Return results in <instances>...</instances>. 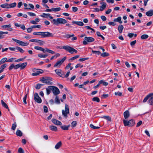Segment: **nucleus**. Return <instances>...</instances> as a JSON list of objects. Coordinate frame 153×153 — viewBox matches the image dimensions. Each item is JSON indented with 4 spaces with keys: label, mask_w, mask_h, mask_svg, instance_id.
Here are the masks:
<instances>
[{
    "label": "nucleus",
    "mask_w": 153,
    "mask_h": 153,
    "mask_svg": "<svg viewBox=\"0 0 153 153\" xmlns=\"http://www.w3.org/2000/svg\"><path fill=\"white\" fill-rule=\"evenodd\" d=\"M52 78L49 77H43L40 79V81L48 85H52V82H51Z\"/></svg>",
    "instance_id": "nucleus-1"
},
{
    "label": "nucleus",
    "mask_w": 153,
    "mask_h": 153,
    "mask_svg": "<svg viewBox=\"0 0 153 153\" xmlns=\"http://www.w3.org/2000/svg\"><path fill=\"white\" fill-rule=\"evenodd\" d=\"M66 20L62 18H58L56 19H53L52 22L55 25H58L60 24H65L66 22Z\"/></svg>",
    "instance_id": "nucleus-2"
},
{
    "label": "nucleus",
    "mask_w": 153,
    "mask_h": 153,
    "mask_svg": "<svg viewBox=\"0 0 153 153\" xmlns=\"http://www.w3.org/2000/svg\"><path fill=\"white\" fill-rule=\"evenodd\" d=\"M34 72L31 75L33 76L39 75L40 74H42L44 72L43 70L37 69L34 68L32 70Z\"/></svg>",
    "instance_id": "nucleus-3"
},
{
    "label": "nucleus",
    "mask_w": 153,
    "mask_h": 153,
    "mask_svg": "<svg viewBox=\"0 0 153 153\" xmlns=\"http://www.w3.org/2000/svg\"><path fill=\"white\" fill-rule=\"evenodd\" d=\"M85 40L83 42V44L84 45H86L87 44V42H91L94 41V39L92 37H85Z\"/></svg>",
    "instance_id": "nucleus-4"
},
{
    "label": "nucleus",
    "mask_w": 153,
    "mask_h": 153,
    "mask_svg": "<svg viewBox=\"0 0 153 153\" xmlns=\"http://www.w3.org/2000/svg\"><path fill=\"white\" fill-rule=\"evenodd\" d=\"M66 59V57L65 56L61 60H59L57 61L56 63L54 65V67H59Z\"/></svg>",
    "instance_id": "nucleus-5"
},
{
    "label": "nucleus",
    "mask_w": 153,
    "mask_h": 153,
    "mask_svg": "<svg viewBox=\"0 0 153 153\" xmlns=\"http://www.w3.org/2000/svg\"><path fill=\"white\" fill-rule=\"evenodd\" d=\"M34 99L35 101L36 102L39 103H40L42 102V100L41 98L39 97L37 93H35Z\"/></svg>",
    "instance_id": "nucleus-6"
},
{
    "label": "nucleus",
    "mask_w": 153,
    "mask_h": 153,
    "mask_svg": "<svg viewBox=\"0 0 153 153\" xmlns=\"http://www.w3.org/2000/svg\"><path fill=\"white\" fill-rule=\"evenodd\" d=\"M12 39L22 46H27L28 45V43L27 42H24L21 41L19 40L14 38H13Z\"/></svg>",
    "instance_id": "nucleus-7"
},
{
    "label": "nucleus",
    "mask_w": 153,
    "mask_h": 153,
    "mask_svg": "<svg viewBox=\"0 0 153 153\" xmlns=\"http://www.w3.org/2000/svg\"><path fill=\"white\" fill-rule=\"evenodd\" d=\"M52 91L55 95L58 94L60 91L59 89L56 87L52 86Z\"/></svg>",
    "instance_id": "nucleus-8"
},
{
    "label": "nucleus",
    "mask_w": 153,
    "mask_h": 153,
    "mask_svg": "<svg viewBox=\"0 0 153 153\" xmlns=\"http://www.w3.org/2000/svg\"><path fill=\"white\" fill-rule=\"evenodd\" d=\"M68 51L71 54H73L74 53H76L77 52V51L76 50L68 46Z\"/></svg>",
    "instance_id": "nucleus-9"
},
{
    "label": "nucleus",
    "mask_w": 153,
    "mask_h": 153,
    "mask_svg": "<svg viewBox=\"0 0 153 153\" xmlns=\"http://www.w3.org/2000/svg\"><path fill=\"white\" fill-rule=\"evenodd\" d=\"M53 35L52 33L48 32H43L42 37H52Z\"/></svg>",
    "instance_id": "nucleus-10"
},
{
    "label": "nucleus",
    "mask_w": 153,
    "mask_h": 153,
    "mask_svg": "<svg viewBox=\"0 0 153 153\" xmlns=\"http://www.w3.org/2000/svg\"><path fill=\"white\" fill-rule=\"evenodd\" d=\"M23 4L25 7V10H31V8L33 9L34 8V6L33 4H28V5L30 8L28 7V5L26 3H24Z\"/></svg>",
    "instance_id": "nucleus-11"
},
{
    "label": "nucleus",
    "mask_w": 153,
    "mask_h": 153,
    "mask_svg": "<svg viewBox=\"0 0 153 153\" xmlns=\"http://www.w3.org/2000/svg\"><path fill=\"white\" fill-rule=\"evenodd\" d=\"M124 117L125 119L128 118L130 116L129 111L128 110L126 111L123 113Z\"/></svg>",
    "instance_id": "nucleus-12"
},
{
    "label": "nucleus",
    "mask_w": 153,
    "mask_h": 153,
    "mask_svg": "<svg viewBox=\"0 0 153 153\" xmlns=\"http://www.w3.org/2000/svg\"><path fill=\"white\" fill-rule=\"evenodd\" d=\"M52 121L53 123L57 125L60 126L62 125L61 122L55 119H53L52 120Z\"/></svg>",
    "instance_id": "nucleus-13"
},
{
    "label": "nucleus",
    "mask_w": 153,
    "mask_h": 153,
    "mask_svg": "<svg viewBox=\"0 0 153 153\" xmlns=\"http://www.w3.org/2000/svg\"><path fill=\"white\" fill-rule=\"evenodd\" d=\"M62 114L65 117H67V104H65V110H62Z\"/></svg>",
    "instance_id": "nucleus-14"
},
{
    "label": "nucleus",
    "mask_w": 153,
    "mask_h": 153,
    "mask_svg": "<svg viewBox=\"0 0 153 153\" xmlns=\"http://www.w3.org/2000/svg\"><path fill=\"white\" fill-rule=\"evenodd\" d=\"M100 4L102 5L100 7V10L101 11H102L106 7V4L105 2H102L100 3Z\"/></svg>",
    "instance_id": "nucleus-15"
},
{
    "label": "nucleus",
    "mask_w": 153,
    "mask_h": 153,
    "mask_svg": "<svg viewBox=\"0 0 153 153\" xmlns=\"http://www.w3.org/2000/svg\"><path fill=\"white\" fill-rule=\"evenodd\" d=\"M153 95V93H152L149 94L148 95H147L146 97L144 98L143 102H145L147 101L148 99L152 96Z\"/></svg>",
    "instance_id": "nucleus-16"
},
{
    "label": "nucleus",
    "mask_w": 153,
    "mask_h": 153,
    "mask_svg": "<svg viewBox=\"0 0 153 153\" xmlns=\"http://www.w3.org/2000/svg\"><path fill=\"white\" fill-rule=\"evenodd\" d=\"M73 24H76L77 25L81 26H83L84 25V24L83 22H82L74 21H73L72 22Z\"/></svg>",
    "instance_id": "nucleus-17"
},
{
    "label": "nucleus",
    "mask_w": 153,
    "mask_h": 153,
    "mask_svg": "<svg viewBox=\"0 0 153 153\" xmlns=\"http://www.w3.org/2000/svg\"><path fill=\"white\" fill-rule=\"evenodd\" d=\"M52 86H48V88H46L47 94V95H49L52 91Z\"/></svg>",
    "instance_id": "nucleus-18"
},
{
    "label": "nucleus",
    "mask_w": 153,
    "mask_h": 153,
    "mask_svg": "<svg viewBox=\"0 0 153 153\" xmlns=\"http://www.w3.org/2000/svg\"><path fill=\"white\" fill-rule=\"evenodd\" d=\"M146 15L148 16H151L153 15V10H150L147 12L146 13Z\"/></svg>",
    "instance_id": "nucleus-19"
},
{
    "label": "nucleus",
    "mask_w": 153,
    "mask_h": 153,
    "mask_svg": "<svg viewBox=\"0 0 153 153\" xmlns=\"http://www.w3.org/2000/svg\"><path fill=\"white\" fill-rule=\"evenodd\" d=\"M121 17H119L117 18L114 19V22H118L120 24H122L123 22L121 21Z\"/></svg>",
    "instance_id": "nucleus-20"
},
{
    "label": "nucleus",
    "mask_w": 153,
    "mask_h": 153,
    "mask_svg": "<svg viewBox=\"0 0 153 153\" xmlns=\"http://www.w3.org/2000/svg\"><path fill=\"white\" fill-rule=\"evenodd\" d=\"M62 145V143L61 142L59 141L55 145V148L56 149H58Z\"/></svg>",
    "instance_id": "nucleus-21"
},
{
    "label": "nucleus",
    "mask_w": 153,
    "mask_h": 153,
    "mask_svg": "<svg viewBox=\"0 0 153 153\" xmlns=\"http://www.w3.org/2000/svg\"><path fill=\"white\" fill-rule=\"evenodd\" d=\"M20 65V69L22 70L24 69L25 67L27 66V62H25L22 64H19Z\"/></svg>",
    "instance_id": "nucleus-22"
},
{
    "label": "nucleus",
    "mask_w": 153,
    "mask_h": 153,
    "mask_svg": "<svg viewBox=\"0 0 153 153\" xmlns=\"http://www.w3.org/2000/svg\"><path fill=\"white\" fill-rule=\"evenodd\" d=\"M1 102L2 105L5 108L9 110V109L8 105L7 104L3 101V100H1Z\"/></svg>",
    "instance_id": "nucleus-23"
},
{
    "label": "nucleus",
    "mask_w": 153,
    "mask_h": 153,
    "mask_svg": "<svg viewBox=\"0 0 153 153\" xmlns=\"http://www.w3.org/2000/svg\"><path fill=\"white\" fill-rule=\"evenodd\" d=\"M56 73L59 76L62 77V74L61 73V70L59 69H56L55 70Z\"/></svg>",
    "instance_id": "nucleus-24"
},
{
    "label": "nucleus",
    "mask_w": 153,
    "mask_h": 153,
    "mask_svg": "<svg viewBox=\"0 0 153 153\" xmlns=\"http://www.w3.org/2000/svg\"><path fill=\"white\" fill-rule=\"evenodd\" d=\"M124 28L123 26L122 25H119L118 27V30L119 33H121Z\"/></svg>",
    "instance_id": "nucleus-25"
},
{
    "label": "nucleus",
    "mask_w": 153,
    "mask_h": 153,
    "mask_svg": "<svg viewBox=\"0 0 153 153\" xmlns=\"http://www.w3.org/2000/svg\"><path fill=\"white\" fill-rule=\"evenodd\" d=\"M50 128L52 131H57V128L56 127L54 126H50L49 127Z\"/></svg>",
    "instance_id": "nucleus-26"
},
{
    "label": "nucleus",
    "mask_w": 153,
    "mask_h": 153,
    "mask_svg": "<svg viewBox=\"0 0 153 153\" xmlns=\"http://www.w3.org/2000/svg\"><path fill=\"white\" fill-rule=\"evenodd\" d=\"M135 122L134 120L131 119L130 120V123L129 125V127H132L134 125Z\"/></svg>",
    "instance_id": "nucleus-27"
},
{
    "label": "nucleus",
    "mask_w": 153,
    "mask_h": 153,
    "mask_svg": "<svg viewBox=\"0 0 153 153\" xmlns=\"http://www.w3.org/2000/svg\"><path fill=\"white\" fill-rule=\"evenodd\" d=\"M42 32H34L33 33V34L34 35H38V36H41L42 37Z\"/></svg>",
    "instance_id": "nucleus-28"
},
{
    "label": "nucleus",
    "mask_w": 153,
    "mask_h": 153,
    "mask_svg": "<svg viewBox=\"0 0 153 153\" xmlns=\"http://www.w3.org/2000/svg\"><path fill=\"white\" fill-rule=\"evenodd\" d=\"M123 121L124 125L125 126H129V125L130 123V120L129 121H127L125 120H123Z\"/></svg>",
    "instance_id": "nucleus-29"
},
{
    "label": "nucleus",
    "mask_w": 153,
    "mask_h": 153,
    "mask_svg": "<svg viewBox=\"0 0 153 153\" xmlns=\"http://www.w3.org/2000/svg\"><path fill=\"white\" fill-rule=\"evenodd\" d=\"M61 10V8L60 7H57V8H51V10L52 11H53L54 12H58L60 10Z\"/></svg>",
    "instance_id": "nucleus-30"
},
{
    "label": "nucleus",
    "mask_w": 153,
    "mask_h": 153,
    "mask_svg": "<svg viewBox=\"0 0 153 153\" xmlns=\"http://www.w3.org/2000/svg\"><path fill=\"white\" fill-rule=\"evenodd\" d=\"M16 134L17 135L19 136V137H21L22 135V133L21 131L20 130H18L16 132Z\"/></svg>",
    "instance_id": "nucleus-31"
},
{
    "label": "nucleus",
    "mask_w": 153,
    "mask_h": 153,
    "mask_svg": "<svg viewBox=\"0 0 153 153\" xmlns=\"http://www.w3.org/2000/svg\"><path fill=\"white\" fill-rule=\"evenodd\" d=\"M16 5V2L13 3L8 4L9 8H13L15 7Z\"/></svg>",
    "instance_id": "nucleus-32"
},
{
    "label": "nucleus",
    "mask_w": 153,
    "mask_h": 153,
    "mask_svg": "<svg viewBox=\"0 0 153 153\" xmlns=\"http://www.w3.org/2000/svg\"><path fill=\"white\" fill-rule=\"evenodd\" d=\"M109 54L107 52H104L101 54V56L103 57H105L109 56Z\"/></svg>",
    "instance_id": "nucleus-33"
},
{
    "label": "nucleus",
    "mask_w": 153,
    "mask_h": 153,
    "mask_svg": "<svg viewBox=\"0 0 153 153\" xmlns=\"http://www.w3.org/2000/svg\"><path fill=\"white\" fill-rule=\"evenodd\" d=\"M55 102L58 104H59L60 103V101L59 98L57 96H56L55 99Z\"/></svg>",
    "instance_id": "nucleus-34"
},
{
    "label": "nucleus",
    "mask_w": 153,
    "mask_h": 153,
    "mask_svg": "<svg viewBox=\"0 0 153 153\" xmlns=\"http://www.w3.org/2000/svg\"><path fill=\"white\" fill-rule=\"evenodd\" d=\"M92 100L93 101H95L97 102H99L100 101L99 98L97 97H94L92 99Z\"/></svg>",
    "instance_id": "nucleus-35"
},
{
    "label": "nucleus",
    "mask_w": 153,
    "mask_h": 153,
    "mask_svg": "<svg viewBox=\"0 0 153 153\" xmlns=\"http://www.w3.org/2000/svg\"><path fill=\"white\" fill-rule=\"evenodd\" d=\"M148 102L150 105H153V97H151L149 99Z\"/></svg>",
    "instance_id": "nucleus-36"
},
{
    "label": "nucleus",
    "mask_w": 153,
    "mask_h": 153,
    "mask_svg": "<svg viewBox=\"0 0 153 153\" xmlns=\"http://www.w3.org/2000/svg\"><path fill=\"white\" fill-rule=\"evenodd\" d=\"M149 37L148 35L146 34H143L141 36V38L142 39H147Z\"/></svg>",
    "instance_id": "nucleus-37"
},
{
    "label": "nucleus",
    "mask_w": 153,
    "mask_h": 153,
    "mask_svg": "<svg viewBox=\"0 0 153 153\" xmlns=\"http://www.w3.org/2000/svg\"><path fill=\"white\" fill-rule=\"evenodd\" d=\"M90 127L94 129H98L100 128V127L99 126H96L92 124H91L90 125Z\"/></svg>",
    "instance_id": "nucleus-38"
},
{
    "label": "nucleus",
    "mask_w": 153,
    "mask_h": 153,
    "mask_svg": "<svg viewBox=\"0 0 153 153\" xmlns=\"http://www.w3.org/2000/svg\"><path fill=\"white\" fill-rule=\"evenodd\" d=\"M79 57V55H77L75 56H74L73 57L69 59L68 60L69 61H70V60H73L76 59L78 58Z\"/></svg>",
    "instance_id": "nucleus-39"
},
{
    "label": "nucleus",
    "mask_w": 153,
    "mask_h": 153,
    "mask_svg": "<svg viewBox=\"0 0 153 153\" xmlns=\"http://www.w3.org/2000/svg\"><path fill=\"white\" fill-rule=\"evenodd\" d=\"M102 118L106 119L109 121H111V118L109 116H103Z\"/></svg>",
    "instance_id": "nucleus-40"
},
{
    "label": "nucleus",
    "mask_w": 153,
    "mask_h": 153,
    "mask_svg": "<svg viewBox=\"0 0 153 153\" xmlns=\"http://www.w3.org/2000/svg\"><path fill=\"white\" fill-rule=\"evenodd\" d=\"M38 56L40 58H46L48 56V55L39 54L38 55Z\"/></svg>",
    "instance_id": "nucleus-41"
},
{
    "label": "nucleus",
    "mask_w": 153,
    "mask_h": 153,
    "mask_svg": "<svg viewBox=\"0 0 153 153\" xmlns=\"http://www.w3.org/2000/svg\"><path fill=\"white\" fill-rule=\"evenodd\" d=\"M8 4H1L0 5V7L2 8H9V7H8Z\"/></svg>",
    "instance_id": "nucleus-42"
},
{
    "label": "nucleus",
    "mask_w": 153,
    "mask_h": 153,
    "mask_svg": "<svg viewBox=\"0 0 153 153\" xmlns=\"http://www.w3.org/2000/svg\"><path fill=\"white\" fill-rule=\"evenodd\" d=\"M16 49L19 51L21 53H24V51L23 50L22 48L19 47H16Z\"/></svg>",
    "instance_id": "nucleus-43"
},
{
    "label": "nucleus",
    "mask_w": 153,
    "mask_h": 153,
    "mask_svg": "<svg viewBox=\"0 0 153 153\" xmlns=\"http://www.w3.org/2000/svg\"><path fill=\"white\" fill-rule=\"evenodd\" d=\"M7 65V64H4L3 65H1L0 67V69L1 70H3V71L4 69L5 68Z\"/></svg>",
    "instance_id": "nucleus-44"
},
{
    "label": "nucleus",
    "mask_w": 153,
    "mask_h": 153,
    "mask_svg": "<svg viewBox=\"0 0 153 153\" xmlns=\"http://www.w3.org/2000/svg\"><path fill=\"white\" fill-rule=\"evenodd\" d=\"M11 27V25L9 24L8 25H4L1 26V27L3 29L6 28L7 27Z\"/></svg>",
    "instance_id": "nucleus-45"
},
{
    "label": "nucleus",
    "mask_w": 153,
    "mask_h": 153,
    "mask_svg": "<svg viewBox=\"0 0 153 153\" xmlns=\"http://www.w3.org/2000/svg\"><path fill=\"white\" fill-rule=\"evenodd\" d=\"M18 152L19 153H24V150L21 147L19 148L18 150Z\"/></svg>",
    "instance_id": "nucleus-46"
},
{
    "label": "nucleus",
    "mask_w": 153,
    "mask_h": 153,
    "mask_svg": "<svg viewBox=\"0 0 153 153\" xmlns=\"http://www.w3.org/2000/svg\"><path fill=\"white\" fill-rule=\"evenodd\" d=\"M101 82V84H102L104 85L107 86L108 85V83L107 82H105L103 80H101L99 81V82Z\"/></svg>",
    "instance_id": "nucleus-47"
},
{
    "label": "nucleus",
    "mask_w": 153,
    "mask_h": 153,
    "mask_svg": "<svg viewBox=\"0 0 153 153\" xmlns=\"http://www.w3.org/2000/svg\"><path fill=\"white\" fill-rule=\"evenodd\" d=\"M50 14L49 13L46 14L45 13H43V15H41V16L43 17H47L48 16H49Z\"/></svg>",
    "instance_id": "nucleus-48"
},
{
    "label": "nucleus",
    "mask_w": 153,
    "mask_h": 153,
    "mask_svg": "<svg viewBox=\"0 0 153 153\" xmlns=\"http://www.w3.org/2000/svg\"><path fill=\"white\" fill-rule=\"evenodd\" d=\"M92 52L93 53L97 54L98 55H99L101 53V52L99 51H95L92 50Z\"/></svg>",
    "instance_id": "nucleus-49"
},
{
    "label": "nucleus",
    "mask_w": 153,
    "mask_h": 153,
    "mask_svg": "<svg viewBox=\"0 0 153 153\" xmlns=\"http://www.w3.org/2000/svg\"><path fill=\"white\" fill-rule=\"evenodd\" d=\"M77 124V122L76 121H73L71 123V126L74 127L76 126Z\"/></svg>",
    "instance_id": "nucleus-50"
},
{
    "label": "nucleus",
    "mask_w": 153,
    "mask_h": 153,
    "mask_svg": "<svg viewBox=\"0 0 153 153\" xmlns=\"http://www.w3.org/2000/svg\"><path fill=\"white\" fill-rule=\"evenodd\" d=\"M27 97V94H26L23 98V102L25 104L27 103V102L26 101Z\"/></svg>",
    "instance_id": "nucleus-51"
},
{
    "label": "nucleus",
    "mask_w": 153,
    "mask_h": 153,
    "mask_svg": "<svg viewBox=\"0 0 153 153\" xmlns=\"http://www.w3.org/2000/svg\"><path fill=\"white\" fill-rule=\"evenodd\" d=\"M41 25H33L31 26L32 28H41Z\"/></svg>",
    "instance_id": "nucleus-52"
},
{
    "label": "nucleus",
    "mask_w": 153,
    "mask_h": 153,
    "mask_svg": "<svg viewBox=\"0 0 153 153\" xmlns=\"http://www.w3.org/2000/svg\"><path fill=\"white\" fill-rule=\"evenodd\" d=\"M43 109L45 113H46L48 112V108L45 105L44 106Z\"/></svg>",
    "instance_id": "nucleus-53"
},
{
    "label": "nucleus",
    "mask_w": 153,
    "mask_h": 153,
    "mask_svg": "<svg viewBox=\"0 0 153 153\" xmlns=\"http://www.w3.org/2000/svg\"><path fill=\"white\" fill-rule=\"evenodd\" d=\"M34 49H35L36 50H39L42 51V48L40 47L37 46H36L34 47Z\"/></svg>",
    "instance_id": "nucleus-54"
},
{
    "label": "nucleus",
    "mask_w": 153,
    "mask_h": 153,
    "mask_svg": "<svg viewBox=\"0 0 153 153\" xmlns=\"http://www.w3.org/2000/svg\"><path fill=\"white\" fill-rule=\"evenodd\" d=\"M42 85H43L42 84H37L36 86V88L37 89H39L40 88L41 86Z\"/></svg>",
    "instance_id": "nucleus-55"
},
{
    "label": "nucleus",
    "mask_w": 153,
    "mask_h": 153,
    "mask_svg": "<svg viewBox=\"0 0 153 153\" xmlns=\"http://www.w3.org/2000/svg\"><path fill=\"white\" fill-rule=\"evenodd\" d=\"M16 127V123H15L14 124H12L11 128L13 130H14L15 129Z\"/></svg>",
    "instance_id": "nucleus-56"
},
{
    "label": "nucleus",
    "mask_w": 153,
    "mask_h": 153,
    "mask_svg": "<svg viewBox=\"0 0 153 153\" xmlns=\"http://www.w3.org/2000/svg\"><path fill=\"white\" fill-rule=\"evenodd\" d=\"M114 94L115 95H118L119 96H121L122 95V93L119 91H118L117 92H116Z\"/></svg>",
    "instance_id": "nucleus-57"
},
{
    "label": "nucleus",
    "mask_w": 153,
    "mask_h": 153,
    "mask_svg": "<svg viewBox=\"0 0 153 153\" xmlns=\"http://www.w3.org/2000/svg\"><path fill=\"white\" fill-rule=\"evenodd\" d=\"M27 14L31 16H36V14L31 12H27Z\"/></svg>",
    "instance_id": "nucleus-58"
},
{
    "label": "nucleus",
    "mask_w": 153,
    "mask_h": 153,
    "mask_svg": "<svg viewBox=\"0 0 153 153\" xmlns=\"http://www.w3.org/2000/svg\"><path fill=\"white\" fill-rule=\"evenodd\" d=\"M88 59H89L88 58H80L79 59V60L80 61H83L85 60Z\"/></svg>",
    "instance_id": "nucleus-59"
},
{
    "label": "nucleus",
    "mask_w": 153,
    "mask_h": 153,
    "mask_svg": "<svg viewBox=\"0 0 153 153\" xmlns=\"http://www.w3.org/2000/svg\"><path fill=\"white\" fill-rule=\"evenodd\" d=\"M72 10L74 12H76L78 10V8L77 7H72Z\"/></svg>",
    "instance_id": "nucleus-60"
},
{
    "label": "nucleus",
    "mask_w": 153,
    "mask_h": 153,
    "mask_svg": "<svg viewBox=\"0 0 153 153\" xmlns=\"http://www.w3.org/2000/svg\"><path fill=\"white\" fill-rule=\"evenodd\" d=\"M136 42V40H135L131 42L130 43V45L131 46H134Z\"/></svg>",
    "instance_id": "nucleus-61"
},
{
    "label": "nucleus",
    "mask_w": 153,
    "mask_h": 153,
    "mask_svg": "<svg viewBox=\"0 0 153 153\" xmlns=\"http://www.w3.org/2000/svg\"><path fill=\"white\" fill-rule=\"evenodd\" d=\"M47 52H48L50 53H51L52 54H54L55 53V52L54 51H53L52 50H49L48 49V50H47Z\"/></svg>",
    "instance_id": "nucleus-62"
},
{
    "label": "nucleus",
    "mask_w": 153,
    "mask_h": 153,
    "mask_svg": "<svg viewBox=\"0 0 153 153\" xmlns=\"http://www.w3.org/2000/svg\"><path fill=\"white\" fill-rule=\"evenodd\" d=\"M13 68H14V64H11L9 67V69L10 70H12Z\"/></svg>",
    "instance_id": "nucleus-63"
},
{
    "label": "nucleus",
    "mask_w": 153,
    "mask_h": 153,
    "mask_svg": "<svg viewBox=\"0 0 153 153\" xmlns=\"http://www.w3.org/2000/svg\"><path fill=\"white\" fill-rule=\"evenodd\" d=\"M101 18L103 21H105L106 20V18L105 16H101Z\"/></svg>",
    "instance_id": "nucleus-64"
}]
</instances>
